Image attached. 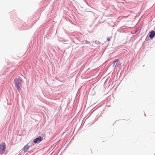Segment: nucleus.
Masks as SVG:
<instances>
[{
  "label": "nucleus",
  "instance_id": "obj_6",
  "mask_svg": "<svg viewBox=\"0 0 155 155\" xmlns=\"http://www.w3.org/2000/svg\"><path fill=\"white\" fill-rule=\"evenodd\" d=\"M29 146L27 144L23 148V149L25 152H26L28 149Z\"/></svg>",
  "mask_w": 155,
  "mask_h": 155
},
{
  "label": "nucleus",
  "instance_id": "obj_7",
  "mask_svg": "<svg viewBox=\"0 0 155 155\" xmlns=\"http://www.w3.org/2000/svg\"><path fill=\"white\" fill-rule=\"evenodd\" d=\"M107 40L108 41H110V38H107Z\"/></svg>",
  "mask_w": 155,
  "mask_h": 155
},
{
  "label": "nucleus",
  "instance_id": "obj_5",
  "mask_svg": "<svg viewBox=\"0 0 155 155\" xmlns=\"http://www.w3.org/2000/svg\"><path fill=\"white\" fill-rule=\"evenodd\" d=\"M155 36V32L153 31H152L150 32L149 34V37L151 38H152Z\"/></svg>",
  "mask_w": 155,
  "mask_h": 155
},
{
  "label": "nucleus",
  "instance_id": "obj_1",
  "mask_svg": "<svg viewBox=\"0 0 155 155\" xmlns=\"http://www.w3.org/2000/svg\"><path fill=\"white\" fill-rule=\"evenodd\" d=\"M16 87L18 91L21 90V86L22 81L20 78H16L14 80Z\"/></svg>",
  "mask_w": 155,
  "mask_h": 155
},
{
  "label": "nucleus",
  "instance_id": "obj_4",
  "mask_svg": "<svg viewBox=\"0 0 155 155\" xmlns=\"http://www.w3.org/2000/svg\"><path fill=\"white\" fill-rule=\"evenodd\" d=\"M114 67L115 68L117 67L120 65L119 61L118 60H116L114 61Z\"/></svg>",
  "mask_w": 155,
  "mask_h": 155
},
{
  "label": "nucleus",
  "instance_id": "obj_3",
  "mask_svg": "<svg viewBox=\"0 0 155 155\" xmlns=\"http://www.w3.org/2000/svg\"><path fill=\"white\" fill-rule=\"evenodd\" d=\"M43 139V137L39 136L38 137L36 138L34 140V143H39L41 142Z\"/></svg>",
  "mask_w": 155,
  "mask_h": 155
},
{
  "label": "nucleus",
  "instance_id": "obj_2",
  "mask_svg": "<svg viewBox=\"0 0 155 155\" xmlns=\"http://www.w3.org/2000/svg\"><path fill=\"white\" fill-rule=\"evenodd\" d=\"M6 148L5 144L4 143L0 145V154H2L5 151Z\"/></svg>",
  "mask_w": 155,
  "mask_h": 155
}]
</instances>
